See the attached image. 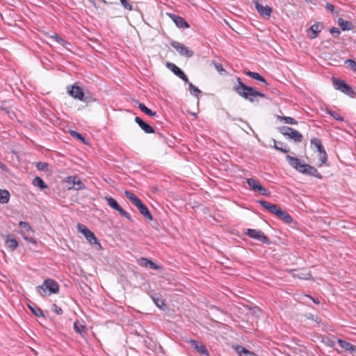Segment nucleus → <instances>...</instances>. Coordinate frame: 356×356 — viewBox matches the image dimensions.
Here are the masks:
<instances>
[{
  "label": "nucleus",
  "instance_id": "1",
  "mask_svg": "<svg viewBox=\"0 0 356 356\" xmlns=\"http://www.w3.org/2000/svg\"><path fill=\"white\" fill-rule=\"evenodd\" d=\"M237 81L238 85L234 86L233 90L243 98L250 101V102H254V101H258V99H257V97L262 98L266 97L265 94L257 91L252 87L248 86L244 84L241 78L238 77Z\"/></svg>",
  "mask_w": 356,
  "mask_h": 356
},
{
  "label": "nucleus",
  "instance_id": "2",
  "mask_svg": "<svg viewBox=\"0 0 356 356\" xmlns=\"http://www.w3.org/2000/svg\"><path fill=\"white\" fill-rule=\"evenodd\" d=\"M59 285L54 280L46 279L42 284L37 286V291L43 297L51 293H58L59 292Z\"/></svg>",
  "mask_w": 356,
  "mask_h": 356
},
{
  "label": "nucleus",
  "instance_id": "3",
  "mask_svg": "<svg viewBox=\"0 0 356 356\" xmlns=\"http://www.w3.org/2000/svg\"><path fill=\"white\" fill-rule=\"evenodd\" d=\"M124 195L127 199H129L131 203L135 205L140 213L149 220H152V216L148 210L147 207L142 202V201L133 193L125 191Z\"/></svg>",
  "mask_w": 356,
  "mask_h": 356
},
{
  "label": "nucleus",
  "instance_id": "4",
  "mask_svg": "<svg viewBox=\"0 0 356 356\" xmlns=\"http://www.w3.org/2000/svg\"><path fill=\"white\" fill-rule=\"evenodd\" d=\"M19 233L22 235V238L26 241L36 245L37 241L33 237L34 230L31 225L26 222L20 221L19 222Z\"/></svg>",
  "mask_w": 356,
  "mask_h": 356
},
{
  "label": "nucleus",
  "instance_id": "5",
  "mask_svg": "<svg viewBox=\"0 0 356 356\" xmlns=\"http://www.w3.org/2000/svg\"><path fill=\"white\" fill-rule=\"evenodd\" d=\"M332 81L336 90H340L350 97H354L355 95V91L345 81L335 77H332Z\"/></svg>",
  "mask_w": 356,
  "mask_h": 356
},
{
  "label": "nucleus",
  "instance_id": "6",
  "mask_svg": "<svg viewBox=\"0 0 356 356\" xmlns=\"http://www.w3.org/2000/svg\"><path fill=\"white\" fill-rule=\"evenodd\" d=\"M279 131L282 135L292 139L294 142L300 143L302 140V135L291 127L286 126L281 127L279 128Z\"/></svg>",
  "mask_w": 356,
  "mask_h": 356
},
{
  "label": "nucleus",
  "instance_id": "7",
  "mask_svg": "<svg viewBox=\"0 0 356 356\" xmlns=\"http://www.w3.org/2000/svg\"><path fill=\"white\" fill-rule=\"evenodd\" d=\"M245 234L250 238L257 240L262 243L269 244L270 243L269 238L266 236L265 234L261 230L248 229Z\"/></svg>",
  "mask_w": 356,
  "mask_h": 356
},
{
  "label": "nucleus",
  "instance_id": "8",
  "mask_svg": "<svg viewBox=\"0 0 356 356\" xmlns=\"http://www.w3.org/2000/svg\"><path fill=\"white\" fill-rule=\"evenodd\" d=\"M108 204L113 209L118 211L119 212V213L126 218L127 219L131 220V215L127 212L126 211H124L118 203V202L112 197L111 196H106L105 197Z\"/></svg>",
  "mask_w": 356,
  "mask_h": 356
},
{
  "label": "nucleus",
  "instance_id": "9",
  "mask_svg": "<svg viewBox=\"0 0 356 356\" xmlns=\"http://www.w3.org/2000/svg\"><path fill=\"white\" fill-rule=\"evenodd\" d=\"M170 45L181 56L190 58L193 55V51L189 49L185 44L177 42L172 41Z\"/></svg>",
  "mask_w": 356,
  "mask_h": 356
},
{
  "label": "nucleus",
  "instance_id": "10",
  "mask_svg": "<svg viewBox=\"0 0 356 356\" xmlns=\"http://www.w3.org/2000/svg\"><path fill=\"white\" fill-rule=\"evenodd\" d=\"M247 184L253 191H259L263 195H267V190L260 184L258 180L249 178L247 179Z\"/></svg>",
  "mask_w": 356,
  "mask_h": 356
},
{
  "label": "nucleus",
  "instance_id": "11",
  "mask_svg": "<svg viewBox=\"0 0 356 356\" xmlns=\"http://www.w3.org/2000/svg\"><path fill=\"white\" fill-rule=\"evenodd\" d=\"M167 67L176 76L182 79L185 83H188V79L185 73L175 64L168 63Z\"/></svg>",
  "mask_w": 356,
  "mask_h": 356
},
{
  "label": "nucleus",
  "instance_id": "12",
  "mask_svg": "<svg viewBox=\"0 0 356 356\" xmlns=\"http://www.w3.org/2000/svg\"><path fill=\"white\" fill-rule=\"evenodd\" d=\"M188 343L200 354L209 355V351L202 342L195 339H190Z\"/></svg>",
  "mask_w": 356,
  "mask_h": 356
},
{
  "label": "nucleus",
  "instance_id": "13",
  "mask_svg": "<svg viewBox=\"0 0 356 356\" xmlns=\"http://www.w3.org/2000/svg\"><path fill=\"white\" fill-rule=\"evenodd\" d=\"M300 173L310 175L318 179L322 178V175L319 173V172L313 166L307 164L305 163V165H303V168L302 170H300Z\"/></svg>",
  "mask_w": 356,
  "mask_h": 356
},
{
  "label": "nucleus",
  "instance_id": "14",
  "mask_svg": "<svg viewBox=\"0 0 356 356\" xmlns=\"http://www.w3.org/2000/svg\"><path fill=\"white\" fill-rule=\"evenodd\" d=\"M70 96L80 101H84V93L82 88L76 84L71 87V90L68 91Z\"/></svg>",
  "mask_w": 356,
  "mask_h": 356
},
{
  "label": "nucleus",
  "instance_id": "15",
  "mask_svg": "<svg viewBox=\"0 0 356 356\" xmlns=\"http://www.w3.org/2000/svg\"><path fill=\"white\" fill-rule=\"evenodd\" d=\"M286 159L288 163L295 168L296 170L300 172V170L302 169L303 165H305L304 162H302L300 159L297 157L291 156L290 155H287L286 156Z\"/></svg>",
  "mask_w": 356,
  "mask_h": 356
},
{
  "label": "nucleus",
  "instance_id": "16",
  "mask_svg": "<svg viewBox=\"0 0 356 356\" xmlns=\"http://www.w3.org/2000/svg\"><path fill=\"white\" fill-rule=\"evenodd\" d=\"M254 5L256 10L261 15L266 17H269L270 16L273 12V10L270 7L268 6H263L258 1H256Z\"/></svg>",
  "mask_w": 356,
  "mask_h": 356
},
{
  "label": "nucleus",
  "instance_id": "17",
  "mask_svg": "<svg viewBox=\"0 0 356 356\" xmlns=\"http://www.w3.org/2000/svg\"><path fill=\"white\" fill-rule=\"evenodd\" d=\"M169 16L177 27L181 29L189 28L188 23L183 17L175 14H169Z\"/></svg>",
  "mask_w": 356,
  "mask_h": 356
},
{
  "label": "nucleus",
  "instance_id": "18",
  "mask_svg": "<svg viewBox=\"0 0 356 356\" xmlns=\"http://www.w3.org/2000/svg\"><path fill=\"white\" fill-rule=\"evenodd\" d=\"M66 181L72 184L73 186H75L74 188L77 191L85 188V185L82 183V181L78 179L76 176H69L66 178Z\"/></svg>",
  "mask_w": 356,
  "mask_h": 356
},
{
  "label": "nucleus",
  "instance_id": "19",
  "mask_svg": "<svg viewBox=\"0 0 356 356\" xmlns=\"http://www.w3.org/2000/svg\"><path fill=\"white\" fill-rule=\"evenodd\" d=\"M135 122L138 124V126L146 133V134H153L154 133V128L150 126L147 122H144L140 118L136 117Z\"/></svg>",
  "mask_w": 356,
  "mask_h": 356
},
{
  "label": "nucleus",
  "instance_id": "20",
  "mask_svg": "<svg viewBox=\"0 0 356 356\" xmlns=\"http://www.w3.org/2000/svg\"><path fill=\"white\" fill-rule=\"evenodd\" d=\"M323 28V24L321 22H316L310 28L312 34L309 35L310 39H314L318 36V33L321 31Z\"/></svg>",
  "mask_w": 356,
  "mask_h": 356
},
{
  "label": "nucleus",
  "instance_id": "21",
  "mask_svg": "<svg viewBox=\"0 0 356 356\" xmlns=\"http://www.w3.org/2000/svg\"><path fill=\"white\" fill-rule=\"evenodd\" d=\"M6 246L10 250L14 251L18 246V242L13 237V235L8 234L5 241Z\"/></svg>",
  "mask_w": 356,
  "mask_h": 356
},
{
  "label": "nucleus",
  "instance_id": "22",
  "mask_svg": "<svg viewBox=\"0 0 356 356\" xmlns=\"http://www.w3.org/2000/svg\"><path fill=\"white\" fill-rule=\"evenodd\" d=\"M150 297L155 305L161 309L165 310L167 306L164 302V300L160 298V296L156 293H153L150 295Z\"/></svg>",
  "mask_w": 356,
  "mask_h": 356
},
{
  "label": "nucleus",
  "instance_id": "23",
  "mask_svg": "<svg viewBox=\"0 0 356 356\" xmlns=\"http://www.w3.org/2000/svg\"><path fill=\"white\" fill-rule=\"evenodd\" d=\"M338 343L341 348L349 351L350 353H353L356 351V346L353 345L352 343L345 340L338 339Z\"/></svg>",
  "mask_w": 356,
  "mask_h": 356
},
{
  "label": "nucleus",
  "instance_id": "24",
  "mask_svg": "<svg viewBox=\"0 0 356 356\" xmlns=\"http://www.w3.org/2000/svg\"><path fill=\"white\" fill-rule=\"evenodd\" d=\"M338 24L343 31H350L355 28V26L351 22L344 20L342 18L338 19Z\"/></svg>",
  "mask_w": 356,
  "mask_h": 356
},
{
  "label": "nucleus",
  "instance_id": "25",
  "mask_svg": "<svg viewBox=\"0 0 356 356\" xmlns=\"http://www.w3.org/2000/svg\"><path fill=\"white\" fill-rule=\"evenodd\" d=\"M85 238L90 245H97L99 249L102 248L101 244L92 231H90L88 234H86Z\"/></svg>",
  "mask_w": 356,
  "mask_h": 356
},
{
  "label": "nucleus",
  "instance_id": "26",
  "mask_svg": "<svg viewBox=\"0 0 356 356\" xmlns=\"http://www.w3.org/2000/svg\"><path fill=\"white\" fill-rule=\"evenodd\" d=\"M245 74L255 80H257L259 81L264 83L266 86L268 85L266 80L257 72L247 71V72H245Z\"/></svg>",
  "mask_w": 356,
  "mask_h": 356
},
{
  "label": "nucleus",
  "instance_id": "27",
  "mask_svg": "<svg viewBox=\"0 0 356 356\" xmlns=\"http://www.w3.org/2000/svg\"><path fill=\"white\" fill-rule=\"evenodd\" d=\"M74 330L76 333L79 334L82 337L86 334V326L79 321H75L74 323Z\"/></svg>",
  "mask_w": 356,
  "mask_h": 356
},
{
  "label": "nucleus",
  "instance_id": "28",
  "mask_svg": "<svg viewBox=\"0 0 356 356\" xmlns=\"http://www.w3.org/2000/svg\"><path fill=\"white\" fill-rule=\"evenodd\" d=\"M236 350L240 356H257L254 353L241 346H238Z\"/></svg>",
  "mask_w": 356,
  "mask_h": 356
},
{
  "label": "nucleus",
  "instance_id": "29",
  "mask_svg": "<svg viewBox=\"0 0 356 356\" xmlns=\"http://www.w3.org/2000/svg\"><path fill=\"white\" fill-rule=\"evenodd\" d=\"M311 145L315 147L318 152L325 149L321 140L318 138H313L311 139Z\"/></svg>",
  "mask_w": 356,
  "mask_h": 356
},
{
  "label": "nucleus",
  "instance_id": "30",
  "mask_svg": "<svg viewBox=\"0 0 356 356\" xmlns=\"http://www.w3.org/2000/svg\"><path fill=\"white\" fill-rule=\"evenodd\" d=\"M138 108L142 112L149 116L154 117L156 115V113L155 111H152L143 103H138Z\"/></svg>",
  "mask_w": 356,
  "mask_h": 356
},
{
  "label": "nucleus",
  "instance_id": "31",
  "mask_svg": "<svg viewBox=\"0 0 356 356\" xmlns=\"http://www.w3.org/2000/svg\"><path fill=\"white\" fill-rule=\"evenodd\" d=\"M274 141V147L283 153H288L289 152V149L286 147V145L282 142H277L276 140Z\"/></svg>",
  "mask_w": 356,
  "mask_h": 356
},
{
  "label": "nucleus",
  "instance_id": "32",
  "mask_svg": "<svg viewBox=\"0 0 356 356\" xmlns=\"http://www.w3.org/2000/svg\"><path fill=\"white\" fill-rule=\"evenodd\" d=\"M10 193L7 190L0 189V203L6 204L9 202Z\"/></svg>",
  "mask_w": 356,
  "mask_h": 356
},
{
  "label": "nucleus",
  "instance_id": "33",
  "mask_svg": "<svg viewBox=\"0 0 356 356\" xmlns=\"http://www.w3.org/2000/svg\"><path fill=\"white\" fill-rule=\"evenodd\" d=\"M33 184L35 186L40 188V189H44V188H48L47 185L44 183V181L40 177H35L33 179Z\"/></svg>",
  "mask_w": 356,
  "mask_h": 356
},
{
  "label": "nucleus",
  "instance_id": "34",
  "mask_svg": "<svg viewBox=\"0 0 356 356\" xmlns=\"http://www.w3.org/2000/svg\"><path fill=\"white\" fill-rule=\"evenodd\" d=\"M277 218L288 224L291 222L293 220L291 216L287 212L283 210H281V214H279Z\"/></svg>",
  "mask_w": 356,
  "mask_h": 356
},
{
  "label": "nucleus",
  "instance_id": "35",
  "mask_svg": "<svg viewBox=\"0 0 356 356\" xmlns=\"http://www.w3.org/2000/svg\"><path fill=\"white\" fill-rule=\"evenodd\" d=\"M28 307L29 309L34 314L35 316L38 317H41L44 316L42 309L40 307H38L36 305H29Z\"/></svg>",
  "mask_w": 356,
  "mask_h": 356
},
{
  "label": "nucleus",
  "instance_id": "36",
  "mask_svg": "<svg viewBox=\"0 0 356 356\" xmlns=\"http://www.w3.org/2000/svg\"><path fill=\"white\" fill-rule=\"evenodd\" d=\"M278 119L280 121H283L286 124H297L298 122L293 118L287 116H278Z\"/></svg>",
  "mask_w": 356,
  "mask_h": 356
},
{
  "label": "nucleus",
  "instance_id": "37",
  "mask_svg": "<svg viewBox=\"0 0 356 356\" xmlns=\"http://www.w3.org/2000/svg\"><path fill=\"white\" fill-rule=\"evenodd\" d=\"M188 83L191 93L196 97H198L199 95L201 93V90L198 88L193 85L192 83L188 82Z\"/></svg>",
  "mask_w": 356,
  "mask_h": 356
},
{
  "label": "nucleus",
  "instance_id": "38",
  "mask_svg": "<svg viewBox=\"0 0 356 356\" xmlns=\"http://www.w3.org/2000/svg\"><path fill=\"white\" fill-rule=\"evenodd\" d=\"M293 276L299 279L308 280L310 278L311 274L308 272L299 271L298 273L294 274Z\"/></svg>",
  "mask_w": 356,
  "mask_h": 356
},
{
  "label": "nucleus",
  "instance_id": "39",
  "mask_svg": "<svg viewBox=\"0 0 356 356\" xmlns=\"http://www.w3.org/2000/svg\"><path fill=\"white\" fill-rule=\"evenodd\" d=\"M346 67L350 68L353 72H356V62L352 59H347L345 61Z\"/></svg>",
  "mask_w": 356,
  "mask_h": 356
},
{
  "label": "nucleus",
  "instance_id": "40",
  "mask_svg": "<svg viewBox=\"0 0 356 356\" xmlns=\"http://www.w3.org/2000/svg\"><path fill=\"white\" fill-rule=\"evenodd\" d=\"M52 39H54L56 42H58L59 44L65 47L67 42L63 39L61 37H60L58 34H54L51 36Z\"/></svg>",
  "mask_w": 356,
  "mask_h": 356
},
{
  "label": "nucleus",
  "instance_id": "41",
  "mask_svg": "<svg viewBox=\"0 0 356 356\" xmlns=\"http://www.w3.org/2000/svg\"><path fill=\"white\" fill-rule=\"evenodd\" d=\"M319 153V159L321 161V163L319 166H321L323 164H325L327 159V155L325 149L321 151Z\"/></svg>",
  "mask_w": 356,
  "mask_h": 356
},
{
  "label": "nucleus",
  "instance_id": "42",
  "mask_svg": "<svg viewBox=\"0 0 356 356\" xmlns=\"http://www.w3.org/2000/svg\"><path fill=\"white\" fill-rule=\"evenodd\" d=\"M327 113L330 114L334 119H335L337 121L343 122V118L338 113L328 110Z\"/></svg>",
  "mask_w": 356,
  "mask_h": 356
},
{
  "label": "nucleus",
  "instance_id": "43",
  "mask_svg": "<svg viewBox=\"0 0 356 356\" xmlns=\"http://www.w3.org/2000/svg\"><path fill=\"white\" fill-rule=\"evenodd\" d=\"M77 229L79 232L83 234L84 236L90 231L86 225L81 223L77 224Z\"/></svg>",
  "mask_w": 356,
  "mask_h": 356
},
{
  "label": "nucleus",
  "instance_id": "44",
  "mask_svg": "<svg viewBox=\"0 0 356 356\" xmlns=\"http://www.w3.org/2000/svg\"><path fill=\"white\" fill-rule=\"evenodd\" d=\"M281 210L282 209L279 206L276 204H273L272 207H270V209L268 211L271 213L276 215V216L277 217L279 214H281Z\"/></svg>",
  "mask_w": 356,
  "mask_h": 356
},
{
  "label": "nucleus",
  "instance_id": "45",
  "mask_svg": "<svg viewBox=\"0 0 356 356\" xmlns=\"http://www.w3.org/2000/svg\"><path fill=\"white\" fill-rule=\"evenodd\" d=\"M281 210L282 209L279 206L276 204H273L272 207H270V209L268 211L271 213L276 215V216L277 217L279 214H281Z\"/></svg>",
  "mask_w": 356,
  "mask_h": 356
},
{
  "label": "nucleus",
  "instance_id": "46",
  "mask_svg": "<svg viewBox=\"0 0 356 356\" xmlns=\"http://www.w3.org/2000/svg\"><path fill=\"white\" fill-rule=\"evenodd\" d=\"M36 168L39 170L48 171L49 164L45 162H38L36 163Z\"/></svg>",
  "mask_w": 356,
  "mask_h": 356
},
{
  "label": "nucleus",
  "instance_id": "47",
  "mask_svg": "<svg viewBox=\"0 0 356 356\" xmlns=\"http://www.w3.org/2000/svg\"><path fill=\"white\" fill-rule=\"evenodd\" d=\"M258 202L264 209H266L267 211H269L273 205V204L266 200H259Z\"/></svg>",
  "mask_w": 356,
  "mask_h": 356
},
{
  "label": "nucleus",
  "instance_id": "48",
  "mask_svg": "<svg viewBox=\"0 0 356 356\" xmlns=\"http://www.w3.org/2000/svg\"><path fill=\"white\" fill-rule=\"evenodd\" d=\"M305 317L308 319H310V320H312L314 321H315L316 323H320L321 322V318H319L318 316H314L312 314H305Z\"/></svg>",
  "mask_w": 356,
  "mask_h": 356
},
{
  "label": "nucleus",
  "instance_id": "49",
  "mask_svg": "<svg viewBox=\"0 0 356 356\" xmlns=\"http://www.w3.org/2000/svg\"><path fill=\"white\" fill-rule=\"evenodd\" d=\"M150 259H148L147 258L141 257L140 259H138V263L139 265L143 267H148L149 261Z\"/></svg>",
  "mask_w": 356,
  "mask_h": 356
},
{
  "label": "nucleus",
  "instance_id": "50",
  "mask_svg": "<svg viewBox=\"0 0 356 356\" xmlns=\"http://www.w3.org/2000/svg\"><path fill=\"white\" fill-rule=\"evenodd\" d=\"M51 310L58 315L63 314V309L60 307H58L56 304L52 305Z\"/></svg>",
  "mask_w": 356,
  "mask_h": 356
},
{
  "label": "nucleus",
  "instance_id": "51",
  "mask_svg": "<svg viewBox=\"0 0 356 356\" xmlns=\"http://www.w3.org/2000/svg\"><path fill=\"white\" fill-rule=\"evenodd\" d=\"M123 7L129 10H132L131 5L128 2V0H120Z\"/></svg>",
  "mask_w": 356,
  "mask_h": 356
},
{
  "label": "nucleus",
  "instance_id": "52",
  "mask_svg": "<svg viewBox=\"0 0 356 356\" xmlns=\"http://www.w3.org/2000/svg\"><path fill=\"white\" fill-rule=\"evenodd\" d=\"M148 267L149 268H151V269H154V270H160V269H161V266L157 265L156 264L153 262L152 260H149V264H148Z\"/></svg>",
  "mask_w": 356,
  "mask_h": 356
},
{
  "label": "nucleus",
  "instance_id": "53",
  "mask_svg": "<svg viewBox=\"0 0 356 356\" xmlns=\"http://www.w3.org/2000/svg\"><path fill=\"white\" fill-rule=\"evenodd\" d=\"M330 33L332 34L334 37H338L340 34V31L337 27H332L330 29Z\"/></svg>",
  "mask_w": 356,
  "mask_h": 356
},
{
  "label": "nucleus",
  "instance_id": "54",
  "mask_svg": "<svg viewBox=\"0 0 356 356\" xmlns=\"http://www.w3.org/2000/svg\"><path fill=\"white\" fill-rule=\"evenodd\" d=\"M70 135L74 138H76L82 141L84 140V138L82 136V135L75 131H71Z\"/></svg>",
  "mask_w": 356,
  "mask_h": 356
},
{
  "label": "nucleus",
  "instance_id": "55",
  "mask_svg": "<svg viewBox=\"0 0 356 356\" xmlns=\"http://www.w3.org/2000/svg\"><path fill=\"white\" fill-rule=\"evenodd\" d=\"M213 65L215 66V68L216 70L220 72V73H222V72L225 71L222 64L220 63H216V62H213Z\"/></svg>",
  "mask_w": 356,
  "mask_h": 356
},
{
  "label": "nucleus",
  "instance_id": "56",
  "mask_svg": "<svg viewBox=\"0 0 356 356\" xmlns=\"http://www.w3.org/2000/svg\"><path fill=\"white\" fill-rule=\"evenodd\" d=\"M325 8L327 10L332 13L334 12V6L331 3L327 2L325 4Z\"/></svg>",
  "mask_w": 356,
  "mask_h": 356
},
{
  "label": "nucleus",
  "instance_id": "57",
  "mask_svg": "<svg viewBox=\"0 0 356 356\" xmlns=\"http://www.w3.org/2000/svg\"><path fill=\"white\" fill-rule=\"evenodd\" d=\"M0 168L3 171H7L8 170L7 166L5 164L2 163L1 162H0Z\"/></svg>",
  "mask_w": 356,
  "mask_h": 356
},
{
  "label": "nucleus",
  "instance_id": "58",
  "mask_svg": "<svg viewBox=\"0 0 356 356\" xmlns=\"http://www.w3.org/2000/svg\"><path fill=\"white\" fill-rule=\"evenodd\" d=\"M306 297L312 299L313 300V302L316 304H319L320 303V301L318 300V299H314V298H312V296H306Z\"/></svg>",
  "mask_w": 356,
  "mask_h": 356
},
{
  "label": "nucleus",
  "instance_id": "59",
  "mask_svg": "<svg viewBox=\"0 0 356 356\" xmlns=\"http://www.w3.org/2000/svg\"><path fill=\"white\" fill-rule=\"evenodd\" d=\"M305 1H307V2L312 1V0H305Z\"/></svg>",
  "mask_w": 356,
  "mask_h": 356
}]
</instances>
